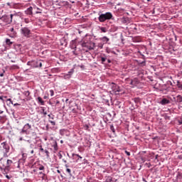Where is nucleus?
Here are the masks:
<instances>
[{"instance_id":"16","label":"nucleus","mask_w":182,"mask_h":182,"mask_svg":"<svg viewBox=\"0 0 182 182\" xmlns=\"http://www.w3.org/2000/svg\"><path fill=\"white\" fill-rule=\"evenodd\" d=\"M60 46H68V41L65 38L60 40Z\"/></svg>"},{"instance_id":"19","label":"nucleus","mask_w":182,"mask_h":182,"mask_svg":"<svg viewBox=\"0 0 182 182\" xmlns=\"http://www.w3.org/2000/svg\"><path fill=\"white\" fill-rule=\"evenodd\" d=\"M176 85L178 86V89H180V90H182V83L181 82H180L179 80L176 81Z\"/></svg>"},{"instance_id":"45","label":"nucleus","mask_w":182,"mask_h":182,"mask_svg":"<svg viewBox=\"0 0 182 182\" xmlns=\"http://www.w3.org/2000/svg\"><path fill=\"white\" fill-rule=\"evenodd\" d=\"M44 153H46L47 157H49V151H48L47 149H45Z\"/></svg>"},{"instance_id":"57","label":"nucleus","mask_w":182,"mask_h":182,"mask_svg":"<svg viewBox=\"0 0 182 182\" xmlns=\"http://www.w3.org/2000/svg\"><path fill=\"white\" fill-rule=\"evenodd\" d=\"M107 63H112V60L110 59H107Z\"/></svg>"},{"instance_id":"3","label":"nucleus","mask_w":182,"mask_h":182,"mask_svg":"<svg viewBox=\"0 0 182 182\" xmlns=\"http://www.w3.org/2000/svg\"><path fill=\"white\" fill-rule=\"evenodd\" d=\"M31 129H32V125L29 123L26 124L20 131V134L21 136L23 134H29V130H31Z\"/></svg>"},{"instance_id":"6","label":"nucleus","mask_w":182,"mask_h":182,"mask_svg":"<svg viewBox=\"0 0 182 182\" xmlns=\"http://www.w3.org/2000/svg\"><path fill=\"white\" fill-rule=\"evenodd\" d=\"M21 32L23 36L26 38H29L31 36V30L26 27H23L21 29Z\"/></svg>"},{"instance_id":"9","label":"nucleus","mask_w":182,"mask_h":182,"mask_svg":"<svg viewBox=\"0 0 182 182\" xmlns=\"http://www.w3.org/2000/svg\"><path fill=\"white\" fill-rule=\"evenodd\" d=\"M13 18H14V14H11L10 17L8 16H4V19H6V22L7 23H12Z\"/></svg>"},{"instance_id":"17","label":"nucleus","mask_w":182,"mask_h":182,"mask_svg":"<svg viewBox=\"0 0 182 182\" xmlns=\"http://www.w3.org/2000/svg\"><path fill=\"white\" fill-rule=\"evenodd\" d=\"M52 147H53L55 151H58V142L55 141L54 144L52 145Z\"/></svg>"},{"instance_id":"23","label":"nucleus","mask_w":182,"mask_h":182,"mask_svg":"<svg viewBox=\"0 0 182 182\" xmlns=\"http://www.w3.org/2000/svg\"><path fill=\"white\" fill-rule=\"evenodd\" d=\"M11 70H15V69H19V66L18 65H13L10 68Z\"/></svg>"},{"instance_id":"54","label":"nucleus","mask_w":182,"mask_h":182,"mask_svg":"<svg viewBox=\"0 0 182 182\" xmlns=\"http://www.w3.org/2000/svg\"><path fill=\"white\" fill-rule=\"evenodd\" d=\"M25 141H27V143H29V144H31V143H32V140H31V139H25Z\"/></svg>"},{"instance_id":"26","label":"nucleus","mask_w":182,"mask_h":182,"mask_svg":"<svg viewBox=\"0 0 182 182\" xmlns=\"http://www.w3.org/2000/svg\"><path fill=\"white\" fill-rule=\"evenodd\" d=\"M38 147H39V151H41V153H45V149H43L41 144H38Z\"/></svg>"},{"instance_id":"27","label":"nucleus","mask_w":182,"mask_h":182,"mask_svg":"<svg viewBox=\"0 0 182 182\" xmlns=\"http://www.w3.org/2000/svg\"><path fill=\"white\" fill-rule=\"evenodd\" d=\"M66 173H68L70 177H72V170L70 168H66Z\"/></svg>"},{"instance_id":"34","label":"nucleus","mask_w":182,"mask_h":182,"mask_svg":"<svg viewBox=\"0 0 182 182\" xmlns=\"http://www.w3.org/2000/svg\"><path fill=\"white\" fill-rule=\"evenodd\" d=\"M4 175H5L6 178H7L8 180H11V178H12V176H11V175L5 174V173H4Z\"/></svg>"},{"instance_id":"30","label":"nucleus","mask_w":182,"mask_h":182,"mask_svg":"<svg viewBox=\"0 0 182 182\" xmlns=\"http://www.w3.org/2000/svg\"><path fill=\"white\" fill-rule=\"evenodd\" d=\"M100 31H102V32H103L104 33H106V32H107L106 27H101Z\"/></svg>"},{"instance_id":"36","label":"nucleus","mask_w":182,"mask_h":182,"mask_svg":"<svg viewBox=\"0 0 182 182\" xmlns=\"http://www.w3.org/2000/svg\"><path fill=\"white\" fill-rule=\"evenodd\" d=\"M64 79H70L71 77H70L68 74H65L63 75Z\"/></svg>"},{"instance_id":"31","label":"nucleus","mask_w":182,"mask_h":182,"mask_svg":"<svg viewBox=\"0 0 182 182\" xmlns=\"http://www.w3.org/2000/svg\"><path fill=\"white\" fill-rule=\"evenodd\" d=\"M102 39L103 42H105L106 43H107V41H109V39L107 38V37H106V36L103 37Z\"/></svg>"},{"instance_id":"14","label":"nucleus","mask_w":182,"mask_h":182,"mask_svg":"<svg viewBox=\"0 0 182 182\" xmlns=\"http://www.w3.org/2000/svg\"><path fill=\"white\" fill-rule=\"evenodd\" d=\"M37 102L38 103H40L41 106H45V101L42 100V97H37Z\"/></svg>"},{"instance_id":"12","label":"nucleus","mask_w":182,"mask_h":182,"mask_svg":"<svg viewBox=\"0 0 182 182\" xmlns=\"http://www.w3.org/2000/svg\"><path fill=\"white\" fill-rule=\"evenodd\" d=\"M79 45H82V43H80V42H79V40L77 39L73 40L71 41V46H77Z\"/></svg>"},{"instance_id":"58","label":"nucleus","mask_w":182,"mask_h":182,"mask_svg":"<svg viewBox=\"0 0 182 182\" xmlns=\"http://www.w3.org/2000/svg\"><path fill=\"white\" fill-rule=\"evenodd\" d=\"M58 157H59V159H62V154L58 153Z\"/></svg>"},{"instance_id":"25","label":"nucleus","mask_w":182,"mask_h":182,"mask_svg":"<svg viewBox=\"0 0 182 182\" xmlns=\"http://www.w3.org/2000/svg\"><path fill=\"white\" fill-rule=\"evenodd\" d=\"M109 127H110V130L111 132H112V133H116V130L114 129V126H113V124H110L109 125Z\"/></svg>"},{"instance_id":"37","label":"nucleus","mask_w":182,"mask_h":182,"mask_svg":"<svg viewBox=\"0 0 182 182\" xmlns=\"http://www.w3.org/2000/svg\"><path fill=\"white\" fill-rule=\"evenodd\" d=\"M107 117L108 118V119H113V118H112V114H110V113H107Z\"/></svg>"},{"instance_id":"39","label":"nucleus","mask_w":182,"mask_h":182,"mask_svg":"<svg viewBox=\"0 0 182 182\" xmlns=\"http://www.w3.org/2000/svg\"><path fill=\"white\" fill-rule=\"evenodd\" d=\"M165 120H170V119H171V117L168 116V115H165Z\"/></svg>"},{"instance_id":"15","label":"nucleus","mask_w":182,"mask_h":182,"mask_svg":"<svg viewBox=\"0 0 182 182\" xmlns=\"http://www.w3.org/2000/svg\"><path fill=\"white\" fill-rule=\"evenodd\" d=\"M71 49H74L72 52L75 56H77V55H79V52H77V48L76 46L71 47Z\"/></svg>"},{"instance_id":"60","label":"nucleus","mask_w":182,"mask_h":182,"mask_svg":"<svg viewBox=\"0 0 182 182\" xmlns=\"http://www.w3.org/2000/svg\"><path fill=\"white\" fill-rule=\"evenodd\" d=\"M71 69H73V70L75 71V69H76V64H75V65H73V68H71Z\"/></svg>"},{"instance_id":"41","label":"nucleus","mask_w":182,"mask_h":182,"mask_svg":"<svg viewBox=\"0 0 182 182\" xmlns=\"http://www.w3.org/2000/svg\"><path fill=\"white\" fill-rule=\"evenodd\" d=\"M7 102H9V105H14V102H12V99H11V98H9L7 100Z\"/></svg>"},{"instance_id":"59","label":"nucleus","mask_w":182,"mask_h":182,"mask_svg":"<svg viewBox=\"0 0 182 182\" xmlns=\"http://www.w3.org/2000/svg\"><path fill=\"white\" fill-rule=\"evenodd\" d=\"M39 174L42 176H45V173H43V171L39 172Z\"/></svg>"},{"instance_id":"43","label":"nucleus","mask_w":182,"mask_h":182,"mask_svg":"<svg viewBox=\"0 0 182 182\" xmlns=\"http://www.w3.org/2000/svg\"><path fill=\"white\" fill-rule=\"evenodd\" d=\"M24 22L25 23H29V22H31V20H29V18H24Z\"/></svg>"},{"instance_id":"13","label":"nucleus","mask_w":182,"mask_h":182,"mask_svg":"<svg viewBox=\"0 0 182 182\" xmlns=\"http://www.w3.org/2000/svg\"><path fill=\"white\" fill-rule=\"evenodd\" d=\"M33 10V8L32 6H30L28 9H26V11L25 12H26V15H32Z\"/></svg>"},{"instance_id":"7","label":"nucleus","mask_w":182,"mask_h":182,"mask_svg":"<svg viewBox=\"0 0 182 182\" xmlns=\"http://www.w3.org/2000/svg\"><path fill=\"white\" fill-rule=\"evenodd\" d=\"M171 102L170 100L167 98H162L159 102V104L161 105L162 106H166V105H170Z\"/></svg>"},{"instance_id":"28","label":"nucleus","mask_w":182,"mask_h":182,"mask_svg":"<svg viewBox=\"0 0 182 182\" xmlns=\"http://www.w3.org/2000/svg\"><path fill=\"white\" fill-rule=\"evenodd\" d=\"M48 116L49 117V120H53V119H55V115H53V114H50Z\"/></svg>"},{"instance_id":"49","label":"nucleus","mask_w":182,"mask_h":182,"mask_svg":"<svg viewBox=\"0 0 182 182\" xmlns=\"http://www.w3.org/2000/svg\"><path fill=\"white\" fill-rule=\"evenodd\" d=\"M167 85H168L169 86H173V82H171V81L168 80V81H167Z\"/></svg>"},{"instance_id":"20","label":"nucleus","mask_w":182,"mask_h":182,"mask_svg":"<svg viewBox=\"0 0 182 182\" xmlns=\"http://www.w3.org/2000/svg\"><path fill=\"white\" fill-rule=\"evenodd\" d=\"M72 156L73 157V159H76V157H78L77 160H79L80 159H82V156H80V155L77 154H72Z\"/></svg>"},{"instance_id":"10","label":"nucleus","mask_w":182,"mask_h":182,"mask_svg":"<svg viewBox=\"0 0 182 182\" xmlns=\"http://www.w3.org/2000/svg\"><path fill=\"white\" fill-rule=\"evenodd\" d=\"M9 33H10L11 38H16V33L14 29V28H10Z\"/></svg>"},{"instance_id":"5","label":"nucleus","mask_w":182,"mask_h":182,"mask_svg":"<svg viewBox=\"0 0 182 182\" xmlns=\"http://www.w3.org/2000/svg\"><path fill=\"white\" fill-rule=\"evenodd\" d=\"M1 146H2L4 149V157H9V155H8V154L9 153L10 150L9 144L6 142H3L1 144Z\"/></svg>"},{"instance_id":"46","label":"nucleus","mask_w":182,"mask_h":182,"mask_svg":"<svg viewBox=\"0 0 182 182\" xmlns=\"http://www.w3.org/2000/svg\"><path fill=\"white\" fill-rule=\"evenodd\" d=\"M100 126L101 129H104V127H105V125H103V122H102V121H100Z\"/></svg>"},{"instance_id":"38","label":"nucleus","mask_w":182,"mask_h":182,"mask_svg":"<svg viewBox=\"0 0 182 182\" xmlns=\"http://www.w3.org/2000/svg\"><path fill=\"white\" fill-rule=\"evenodd\" d=\"M50 95L51 97L55 95V92L53 91V90H50Z\"/></svg>"},{"instance_id":"24","label":"nucleus","mask_w":182,"mask_h":182,"mask_svg":"<svg viewBox=\"0 0 182 182\" xmlns=\"http://www.w3.org/2000/svg\"><path fill=\"white\" fill-rule=\"evenodd\" d=\"M23 95H24V96H26V97H29V95H31V92H29V90L24 91L23 92Z\"/></svg>"},{"instance_id":"18","label":"nucleus","mask_w":182,"mask_h":182,"mask_svg":"<svg viewBox=\"0 0 182 182\" xmlns=\"http://www.w3.org/2000/svg\"><path fill=\"white\" fill-rule=\"evenodd\" d=\"M100 58H101V62L102 64H104L105 62H106V60H107V57L105 55H104V56L102 55Z\"/></svg>"},{"instance_id":"21","label":"nucleus","mask_w":182,"mask_h":182,"mask_svg":"<svg viewBox=\"0 0 182 182\" xmlns=\"http://www.w3.org/2000/svg\"><path fill=\"white\" fill-rule=\"evenodd\" d=\"M139 66H146V60L138 61Z\"/></svg>"},{"instance_id":"44","label":"nucleus","mask_w":182,"mask_h":182,"mask_svg":"<svg viewBox=\"0 0 182 182\" xmlns=\"http://www.w3.org/2000/svg\"><path fill=\"white\" fill-rule=\"evenodd\" d=\"M135 41H136V42H141V38H140V37H136Z\"/></svg>"},{"instance_id":"40","label":"nucleus","mask_w":182,"mask_h":182,"mask_svg":"<svg viewBox=\"0 0 182 182\" xmlns=\"http://www.w3.org/2000/svg\"><path fill=\"white\" fill-rule=\"evenodd\" d=\"M138 76H141V77H143V71H138Z\"/></svg>"},{"instance_id":"1","label":"nucleus","mask_w":182,"mask_h":182,"mask_svg":"<svg viewBox=\"0 0 182 182\" xmlns=\"http://www.w3.org/2000/svg\"><path fill=\"white\" fill-rule=\"evenodd\" d=\"M110 19H113V14L110 12L102 14L98 17V20L100 22H106V21H110Z\"/></svg>"},{"instance_id":"47","label":"nucleus","mask_w":182,"mask_h":182,"mask_svg":"<svg viewBox=\"0 0 182 182\" xmlns=\"http://www.w3.org/2000/svg\"><path fill=\"white\" fill-rule=\"evenodd\" d=\"M177 177H178V178H179L180 180H182V173H178Z\"/></svg>"},{"instance_id":"4","label":"nucleus","mask_w":182,"mask_h":182,"mask_svg":"<svg viewBox=\"0 0 182 182\" xmlns=\"http://www.w3.org/2000/svg\"><path fill=\"white\" fill-rule=\"evenodd\" d=\"M110 87H111L113 93H114L115 95H119V93H120V92H122V89L120 88V87L114 82H112L110 84Z\"/></svg>"},{"instance_id":"50","label":"nucleus","mask_w":182,"mask_h":182,"mask_svg":"<svg viewBox=\"0 0 182 182\" xmlns=\"http://www.w3.org/2000/svg\"><path fill=\"white\" fill-rule=\"evenodd\" d=\"M107 50L108 53H110V52H111V53H114V55H116V52H114V50L109 51L108 48H107Z\"/></svg>"},{"instance_id":"22","label":"nucleus","mask_w":182,"mask_h":182,"mask_svg":"<svg viewBox=\"0 0 182 182\" xmlns=\"http://www.w3.org/2000/svg\"><path fill=\"white\" fill-rule=\"evenodd\" d=\"M73 73H75V70L73 69H70V71L68 72V75L72 77Z\"/></svg>"},{"instance_id":"63","label":"nucleus","mask_w":182,"mask_h":182,"mask_svg":"<svg viewBox=\"0 0 182 182\" xmlns=\"http://www.w3.org/2000/svg\"><path fill=\"white\" fill-rule=\"evenodd\" d=\"M14 106H19V104L18 103H16V104H13Z\"/></svg>"},{"instance_id":"2","label":"nucleus","mask_w":182,"mask_h":182,"mask_svg":"<svg viewBox=\"0 0 182 182\" xmlns=\"http://www.w3.org/2000/svg\"><path fill=\"white\" fill-rule=\"evenodd\" d=\"M27 66H30L31 69L35 68H42V61H41V60H32L27 62Z\"/></svg>"},{"instance_id":"11","label":"nucleus","mask_w":182,"mask_h":182,"mask_svg":"<svg viewBox=\"0 0 182 182\" xmlns=\"http://www.w3.org/2000/svg\"><path fill=\"white\" fill-rule=\"evenodd\" d=\"M139 83H140V81L136 77L132 80L130 82V84L132 85L133 86H136V85H139Z\"/></svg>"},{"instance_id":"56","label":"nucleus","mask_w":182,"mask_h":182,"mask_svg":"<svg viewBox=\"0 0 182 182\" xmlns=\"http://www.w3.org/2000/svg\"><path fill=\"white\" fill-rule=\"evenodd\" d=\"M125 154H127V156H130V152L125 151Z\"/></svg>"},{"instance_id":"33","label":"nucleus","mask_w":182,"mask_h":182,"mask_svg":"<svg viewBox=\"0 0 182 182\" xmlns=\"http://www.w3.org/2000/svg\"><path fill=\"white\" fill-rule=\"evenodd\" d=\"M95 50V47L90 46L88 48V50H85V52H89V50Z\"/></svg>"},{"instance_id":"55","label":"nucleus","mask_w":182,"mask_h":182,"mask_svg":"<svg viewBox=\"0 0 182 182\" xmlns=\"http://www.w3.org/2000/svg\"><path fill=\"white\" fill-rule=\"evenodd\" d=\"M43 112L45 116H46V114H48V112H46V111H45V109H43Z\"/></svg>"},{"instance_id":"53","label":"nucleus","mask_w":182,"mask_h":182,"mask_svg":"<svg viewBox=\"0 0 182 182\" xmlns=\"http://www.w3.org/2000/svg\"><path fill=\"white\" fill-rule=\"evenodd\" d=\"M77 66H78V68H81V69L85 68V65H78Z\"/></svg>"},{"instance_id":"8","label":"nucleus","mask_w":182,"mask_h":182,"mask_svg":"<svg viewBox=\"0 0 182 182\" xmlns=\"http://www.w3.org/2000/svg\"><path fill=\"white\" fill-rule=\"evenodd\" d=\"M12 163H14V161H12V160H11V159L7 160L6 166L4 168V171H9V168L11 167V165L12 164Z\"/></svg>"},{"instance_id":"29","label":"nucleus","mask_w":182,"mask_h":182,"mask_svg":"<svg viewBox=\"0 0 182 182\" xmlns=\"http://www.w3.org/2000/svg\"><path fill=\"white\" fill-rule=\"evenodd\" d=\"M49 123L51 124V126H55L56 125V122H55V121L52 120V119H48Z\"/></svg>"},{"instance_id":"62","label":"nucleus","mask_w":182,"mask_h":182,"mask_svg":"<svg viewBox=\"0 0 182 182\" xmlns=\"http://www.w3.org/2000/svg\"><path fill=\"white\" fill-rule=\"evenodd\" d=\"M65 167L66 168H69V165L65 164Z\"/></svg>"},{"instance_id":"35","label":"nucleus","mask_w":182,"mask_h":182,"mask_svg":"<svg viewBox=\"0 0 182 182\" xmlns=\"http://www.w3.org/2000/svg\"><path fill=\"white\" fill-rule=\"evenodd\" d=\"M38 170H41V171L45 170V166H43V165H41V166L38 167Z\"/></svg>"},{"instance_id":"61","label":"nucleus","mask_w":182,"mask_h":182,"mask_svg":"<svg viewBox=\"0 0 182 182\" xmlns=\"http://www.w3.org/2000/svg\"><path fill=\"white\" fill-rule=\"evenodd\" d=\"M0 100H2V102H4V97L3 96H0Z\"/></svg>"},{"instance_id":"64","label":"nucleus","mask_w":182,"mask_h":182,"mask_svg":"<svg viewBox=\"0 0 182 182\" xmlns=\"http://www.w3.org/2000/svg\"><path fill=\"white\" fill-rule=\"evenodd\" d=\"M142 181L147 182V181H146V178H142Z\"/></svg>"},{"instance_id":"52","label":"nucleus","mask_w":182,"mask_h":182,"mask_svg":"<svg viewBox=\"0 0 182 182\" xmlns=\"http://www.w3.org/2000/svg\"><path fill=\"white\" fill-rule=\"evenodd\" d=\"M18 140H19V141H22L23 140L25 141V139L22 136H20Z\"/></svg>"},{"instance_id":"51","label":"nucleus","mask_w":182,"mask_h":182,"mask_svg":"<svg viewBox=\"0 0 182 182\" xmlns=\"http://www.w3.org/2000/svg\"><path fill=\"white\" fill-rule=\"evenodd\" d=\"M1 52H5L6 50V46L3 47V48H1Z\"/></svg>"},{"instance_id":"32","label":"nucleus","mask_w":182,"mask_h":182,"mask_svg":"<svg viewBox=\"0 0 182 182\" xmlns=\"http://www.w3.org/2000/svg\"><path fill=\"white\" fill-rule=\"evenodd\" d=\"M6 45H12V42H11V40L10 39H9V38H7L6 40Z\"/></svg>"},{"instance_id":"42","label":"nucleus","mask_w":182,"mask_h":182,"mask_svg":"<svg viewBox=\"0 0 182 182\" xmlns=\"http://www.w3.org/2000/svg\"><path fill=\"white\" fill-rule=\"evenodd\" d=\"M178 124H182V117L179 119H178Z\"/></svg>"},{"instance_id":"48","label":"nucleus","mask_w":182,"mask_h":182,"mask_svg":"<svg viewBox=\"0 0 182 182\" xmlns=\"http://www.w3.org/2000/svg\"><path fill=\"white\" fill-rule=\"evenodd\" d=\"M84 129H85V130H88L89 129V125L85 124L84 125Z\"/></svg>"}]
</instances>
